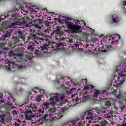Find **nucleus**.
<instances>
[{"label": "nucleus", "mask_w": 126, "mask_h": 126, "mask_svg": "<svg viewBox=\"0 0 126 126\" xmlns=\"http://www.w3.org/2000/svg\"><path fill=\"white\" fill-rule=\"evenodd\" d=\"M12 32V30H10V31L9 32H6V33H4L3 35L1 36V38L3 40H5L7 37H10V33Z\"/></svg>", "instance_id": "22"}, {"label": "nucleus", "mask_w": 126, "mask_h": 126, "mask_svg": "<svg viewBox=\"0 0 126 126\" xmlns=\"http://www.w3.org/2000/svg\"><path fill=\"white\" fill-rule=\"evenodd\" d=\"M105 106L107 107H111V102L107 101L105 103Z\"/></svg>", "instance_id": "32"}, {"label": "nucleus", "mask_w": 126, "mask_h": 126, "mask_svg": "<svg viewBox=\"0 0 126 126\" xmlns=\"http://www.w3.org/2000/svg\"><path fill=\"white\" fill-rule=\"evenodd\" d=\"M120 37L121 36H120L119 34H114L105 36L104 39H107V38L108 41H111V43H113V42H116V43L118 44V40H120Z\"/></svg>", "instance_id": "13"}, {"label": "nucleus", "mask_w": 126, "mask_h": 126, "mask_svg": "<svg viewBox=\"0 0 126 126\" xmlns=\"http://www.w3.org/2000/svg\"><path fill=\"white\" fill-rule=\"evenodd\" d=\"M106 107H102V108H99L95 107L94 109L88 110L84 113L83 116L86 117V123L91 124L93 120H96L97 117L99 115H101V113H105Z\"/></svg>", "instance_id": "7"}, {"label": "nucleus", "mask_w": 126, "mask_h": 126, "mask_svg": "<svg viewBox=\"0 0 126 126\" xmlns=\"http://www.w3.org/2000/svg\"><path fill=\"white\" fill-rule=\"evenodd\" d=\"M58 20L59 23H62V26L63 27H66L67 29H69L71 31H78L80 32L81 30L82 27H83V29H86V32H84L83 34L85 35V34H88L89 35H94V32H95V30L91 29L89 27H86L85 25V22L84 21H79L78 20H75L74 22H72L71 20L67 19L64 18L62 19L61 18H58ZM81 24L82 27L81 26Z\"/></svg>", "instance_id": "3"}, {"label": "nucleus", "mask_w": 126, "mask_h": 126, "mask_svg": "<svg viewBox=\"0 0 126 126\" xmlns=\"http://www.w3.org/2000/svg\"><path fill=\"white\" fill-rule=\"evenodd\" d=\"M38 91L41 93V94H43L44 95L45 91H44V90H42V89H38Z\"/></svg>", "instance_id": "35"}, {"label": "nucleus", "mask_w": 126, "mask_h": 126, "mask_svg": "<svg viewBox=\"0 0 126 126\" xmlns=\"http://www.w3.org/2000/svg\"><path fill=\"white\" fill-rule=\"evenodd\" d=\"M108 40V38L106 39H105V37L103 38V39L100 41L101 44L102 45H104V44H107V40Z\"/></svg>", "instance_id": "29"}, {"label": "nucleus", "mask_w": 126, "mask_h": 126, "mask_svg": "<svg viewBox=\"0 0 126 126\" xmlns=\"http://www.w3.org/2000/svg\"><path fill=\"white\" fill-rule=\"evenodd\" d=\"M19 8H20V9L22 10V9H23V6H21Z\"/></svg>", "instance_id": "45"}, {"label": "nucleus", "mask_w": 126, "mask_h": 126, "mask_svg": "<svg viewBox=\"0 0 126 126\" xmlns=\"http://www.w3.org/2000/svg\"><path fill=\"white\" fill-rule=\"evenodd\" d=\"M115 39H116V40H118V39L117 38V37H115Z\"/></svg>", "instance_id": "53"}, {"label": "nucleus", "mask_w": 126, "mask_h": 126, "mask_svg": "<svg viewBox=\"0 0 126 126\" xmlns=\"http://www.w3.org/2000/svg\"><path fill=\"white\" fill-rule=\"evenodd\" d=\"M4 116L0 115V122H2L3 123L4 125H6L5 123V121H6V118L4 117Z\"/></svg>", "instance_id": "27"}, {"label": "nucleus", "mask_w": 126, "mask_h": 126, "mask_svg": "<svg viewBox=\"0 0 126 126\" xmlns=\"http://www.w3.org/2000/svg\"><path fill=\"white\" fill-rule=\"evenodd\" d=\"M14 91L18 95H21L24 92V89L22 88H20L19 90H17V88H15Z\"/></svg>", "instance_id": "23"}, {"label": "nucleus", "mask_w": 126, "mask_h": 126, "mask_svg": "<svg viewBox=\"0 0 126 126\" xmlns=\"http://www.w3.org/2000/svg\"><path fill=\"white\" fill-rule=\"evenodd\" d=\"M46 32H47V33H50V31H49V30H47L46 31Z\"/></svg>", "instance_id": "48"}, {"label": "nucleus", "mask_w": 126, "mask_h": 126, "mask_svg": "<svg viewBox=\"0 0 126 126\" xmlns=\"http://www.w3.org/2000/svg\"><path fill=\"white\" fill-rule=\"evenodd\" d=\"M34 43L32 42H30L28 46V49L30 51H33L34 50Z\"/></svg>", "instance_id": "25"}, {"label": "nucleus", "mask_w": 126, "mask_h": 126, "mask_svg": "<svg viewBox=\"0 0 126 126\" xmlns=\"http://www.w3.org/2000/svg\"><path fill=\"white\" fill-rule=\"evenodd\" d=\"M28 124H29V126H37V125H36V124L35 123V122L32 121L31 120H30L28 122Z\"/></svg>", "instance_id": "28"}, {"label": "nucleus", "mask_w": 126, "mask_h": 126, "mask_svg": "<svg viewBox=\"0 0 126 126\" xmlns=\"http://www.w3.org/2000/svg\"><path fill=\"white\" fill-rule=\"evenodd\" d=\"M32 92H35V93H37V92H35L34 90H32Z\"/></svg>", "instance_id": "49"}, {"label": "nucleus", "mask_w": 126, "mask_h": 126, "mask_svg": "<svg viewBox=\"0 0 126 126\" xmlns=\"http://www.w3.org/2000/svg\"><path fill=\"white\" fill-rule=\"evenodd\" d=\"M13 114H14V115H16V111H13Z\"/></svg>", "instance_id": "47"}, {"label": "nucleus", "mask_w": 126, "mask_h": 126, "mask_svg": "<svg viewBox=\"0 0 126 126\" xmlns=\"http://www.w3.org/2000/svg\"><path fill=\"white\" fill-rule=\"evenodd\" d=\"M4 103V102H3V98H2V97L0 96V104L3 105Z\"/></svg>", "instance_id": "33"}, {"label": "nucleus", "mask_w": 126, "mask_h": 126, "mask_svg": "<svg viewBox=\"0 0 126 126\" xmlns=\"http://www.w3.org/2000/svg\"><path fill=\"white\" fill-rule=\"evenodd\" d=\"M101 93V95H107L108 94V92H107L106 90H104Z\"/></svg>", "instance_id": "34"}, {"label": "nucleus", "mask_w": 126, "mask_h": 126, "mask_svg": "<svg viewBox=\"0 0 126 126\" xmlns=\"http://www.w3.org/2000/svg\"><path fill=\"white\" fill-rule=\"evenodd\" d=\"M26 7H27V5H26Z\"/></svg>", "instance_id": "55"}, {"label": "nucleus", "mask_w": 126, "mask_h": 126, "mask_svg": "<svg viewBox=\"0 0 126 126\" xmlns=\"http://www.w3.org/2000/svg\"><path fill=\"white\" fill-rule=\"evenodd\" d=\"M118 92L116 90H114L112 92L111 94L114 95L115 98L117 99H120V100H124V101H126V94H124L119 91V93L118 94H117V93Z\"/></svg>", "instance_id": "14"}, {"label": "nucleus", "mask_w": 126, "mask_h": 126, "mask_svg": "<svg viewBox=\"0 0 126 126\" xmlns=\"http://www.w3.org/2000/svg\"><path fill=\"white\" fill-rule=\"evenodd\" d=\"M51 13H53V12H51Z\"/></svg>", "instance_id": "56"}, {"label": "nucleus", "mask_w": 126, "mask_h": 126, "mask_svg": "<svg viewBox=\"0 0 126 126\" xmlns=\"http://www.w3.org/2000/svg\"><path fill=\"white\" fill-rule=\"evenodd\" d=\"M122 126H126V122H123L122 123Z\"/></svg>", "instance_id": "42"}, {"label": "nucleus", "mask_w": 126, "mask_h": 126, "mask_svg": "<svg viewBox=\"0 0 126 126\" xmlns=\"http://www.w3.org/2000/svg\"><path fill=\"white\" fill-rule=\"evenodd\" d=\"M34 41V42H35V43H38V42L37 41H36V40H33Z\"/></svg>", "instance_id": "51"}, {"label": "nucleus", "mask_w": 126, "mask_h": 126, "mask_svg": "<svg viewBox=\"0 0 126 126\" xmlns=\"http://www.w3.org/2000/svg\"><path fill=\"white\" fill-rule=\"evenodd\" d=\"M13 125L15 126H24V123H21V121L19 119H18V120H16L15 121V122L13 123Z\"/></svg>", "instance_id": "24"}, {"label": "nucleus", "mask_w": 126, "mask_h": 126, "mask_svg": "<svg viewBox=\"0 0 126 126\" xmlns=\"http://www.w3.org/2000/svg\"><path fill=\"white\" fill-rule=\"evenodd\" d=\"M33 26L35 27V28H38V29H40L41 28V27H40V26H39V25H37L36 24H34L33 25Z\"/></svg>", "instance_id": "37"}, {"label": "nucleus", "mask_w": 126, "mask_h": 126, "mask_svg": "<svg viewBox=\"0 0 126 126\" xmlns=\"http://www.w3.org/2000/svg\"><path fill=\"white\" fill-rule=\"evenodd\" d=\"M103 117H105V119H106V114H104V116H103Z\"/></svg>", "instance_id": "50"}, {"label": "nucleus", "mask_w": 126, "mask_h": 126, "mask_svg": "<svg viewBox=\"0 0 126 126\" xmlns=\"http://www.w3.org/2000/svg\"><path fill=\"white\" fill-rule=\"evenodd\" d=\"M79 45H78V44H77V43H75L74 44V47H75V48H78V47H79Z\"/></svg>", "instance_id": "41"}, {"label": "nucleus", "mask_w": 126, "mask_h": 126, "mask_svg": "<svg viewBox=\"0 0 126 126\" xmlns=\"http://www.w3.org/2000/svg\"><path fill=\"white\" fill-rule=\"evenodd\" d=\"M28 9L29 10V11H30V12H37V11H36V10L35 9H32V8L31 7H28Z\"/></svg>", "instance_id": "31"}, {"label": "nucleus", "mask_w": 126, "mask_h": 126, "mask_svg": "<svg viewBox=\"0 0 126 126\" xmlns=\"http://www.w3.org/2000/svg\"><path fill=\"white\" fill-rule=\"evenodd\" d=\"M87 80L83 79L81 82L78 83H73V85H79V86H84L86 89V91L84 93L89 94V97L87 98V100L90 99L91 96L94 97V98H99V100H102L101 97V95H102V93L98 90H94V86L92 85H87ZM91 90H94L91 91Z\"/></svg>", "instance_id": "6"}, {"label": "nucleus", "mask_w": 126, "mask_h": 126, "mask_svg": "<svg viewBox=\"0 0 126 126\" xmlns=\"http://www.w3.org/2000/svg\"><path fill=\"white\" fill-rule=\"evenodd\" d=\"M126 71V61L117 66L116 71L112 80V84L114 87H118L119 85L123 84L125 82L126 76L123 72Z\"/></svg>", "instance_id": "4"}, {"label": "nucleus", "mask_w": 126, "mask_h": 126, "mask_svg": "<svg viewBox=\"0 0 126 126\" xmlns=\"http://www.w3.org/2000/svg\"><path fill=\"white\" fill-rule=\"evenodd\" d=\"M60 79L62 80L63 82V83H62L61 88H63L64 89H66V88H68L65 86V85H68V86H71L70 85V84H69V82H71V83H72L73 81L71 80L70 78H68L67 77H61Z\"/></svg>", "instance_id": "11"}, {"label": "nucleus", "mask_w": 126, "mask_h": 126, "mask_svg": "<svg viewBox=\"0 0 126 126\" xmlns=\"http://www.w3.org/2000/svg\"><path fill=\"white\" fill-rule=\"evenodd\" d=\"M100 124L101 126H105L108 124V122L106 120H103L102 121H100Z\"/></svg>", "instance_id": "30"}, {"label": "nucleus", "mask_w": 126, "mask_h": 126, "mask_svg": "<svg viewBox=\"0 0 126 126\" xmlns=\"http://www.w3.org/2000/svg\"><path fill=\"white\" fill-rule=\"evenodd\" d=\"M53 33L57 34L56 36V39L59 40V46L60 47H61V46L63 47V46H65V45H66L64 41L63 42V41H64V35L62 33V31H61L59 27H57V28L53 31Z\"/></svg>", "instance_id": "8"}, {"label": "nucleus", "mask_w": 126, "mask_h": 126, "mask_svg": "<svg viewBox=\"0 0 126 126\" xmlns=\"http://www.w3.org/2000/svg\"><path fill=\"white\" fill-rule=\"evenodd\" d=\"M9 57H13V60L15 61H9L8 63H5L6 68L9 71H15L16 69H24L26 68V64L24 63H27V60L23 59V52L19 51L16 53L12 50L9 52Z\"/></svg>", "instance_id": "2"}, {"label": "nucleus", "mask_w": 126, "mask_h": 126, "mask_svg": "<svg viewBox=\"0 0 126 126\" xmlns=\"http://www.w3.org/2000/svg\"><path fill=\"white\" fill-rule=\"evenodd\" d=\"M34 54L35 56H38V55H40V52L38 50H35Z\"/></svg>", "instance_id": "38"}, {"label": "nucleus", "mask_w": 126, "mask_h": 126, "mask_svg": "<svg viewBox=\"0 0 126 126\" xmlns=\"http://www.w3.org/2000/svg\"><path fill=\"white\" fill-rule=\"evenodd\" d=\"M4 51H1V53H6L7 52V49L6 48H4Z\"/></svg>", "instance_id": "40"}, {"label": "nucleus", "mask_w": 126, "mask_h": 126, "mask_svg": "<svg viewBox=\"0 0 126 126\" xmlns=\"http://www.w3.org/2000/svg\"><path fill=\"white\" fill-rule=\"evenodd\" d=\"M112 21L114 23H118L120 22V19L119 18V16L114 14L112 16Z\"/></svg>", "instance_id": "21"}, {"label": "nucleus", "mask_w": 126, "mask_h": 126, "mask_svg": "<svg viewBox=\"0 0 126 126\" xmlns=\"http://www.w3.org/2000/svg\"><path fill=\"white\" fill-rule=\"evenodd\" d=\"M35 89H38V88H35Z\"/></svg>", "instance_id": "54"}, {"label": "nucleus", "mask_w": 126, "mask_h": 126, "mask_svg": "<svg viewBox=\"0 0 126 126\" xmlns=\"http://www.w3.org/2000/svg\"><path fill=\"white\" fill-rule=\"evenodd\" d=\"M43 120L44 119V117H43V119H39L38 121H35V126H39V125H42L43 124Z\"/></svg>", "instance_id": "26"}, {"label": "nucleus", "mask_w": 126, "mask_h": 126, "mask_svg": "<svg viewBox=\"0 0 126 126\" xmlns=\"http://www.w3.org/2000/svg\"><path fill=\"white\" fill-rule=\"evenodd\" d=\"M24 78L20 77L18 78V81H16L14 83V85H18V84H23V85H26V83L23 82Z\"/></svg>", "instance_id": "19"}, {"label": "nucleus", "mask_w": 126, "mask_h": 126, "mask_svg": "<svg viewBox=\"0 0 126 126\" xmlns=\"http://www.w3.org/2000/svg\"><path fill=\"white\" fill-rule=\"evenodd\" d=\"M15 42V43H17V42H19V39H18V38H16Z\"/></svg>", "instance_id": "43"}, {"label": "nucleus", "mask_w": 126, "mask_h": 126, "mask_svg": "<svg viewBox=\"0 0 126 126\" xmlns=\"http://www.w3.org/2000/svg\"><path fill=\"white\" fill-rule=\"evenodd\" d=\"M18 12V9H14L13 10L9 11L7 13V15L4 16V18H10V16L12 17L11 20L12 21H15V20H18L17 18V14Z\"/></svg>", "instance_id": "10"}, {"label": "nucleus", "mask_w": 126, "mask_h": 126, "mask_svg": "<svg viewBox=\"0 0 126 126\" xmlns=\"http://www.w3.org/2000/svg\"><path fill=\"white\" fill-rule=\"evenodd\" d=\"M42 99H44V95L42 94L37 96L36 97L32 96L31 98V100H32V101H35L37 103H40V102L42 101Z\"/></svg>", "instance_id": "18"}, {"label": "nucleus", "mask_w": 126, "mask_h": 126, "mask_svg": "<svg viewBox=\"0 0 126 126\" xmlns=\"http://www.w3.org/2000/svg\"><path fill=\"white\" fill-rule=\"evenodd\" d=\"M84 116L82 117V120L79 121V118H75L67 122L69 126H84L85 121L83 120Z\"/></svg>", "instance_id": "9"}, {"label": "nucleus", "mask_w": 126, "mask_h": 126, "mask_svg": "<svg viewBox=\"0 0 126 126\" xmlns=\"http://www.w3.org/2000/svg\"><path fill=\"white\" fill-rule=\"evenodd\" d=\"M28 26V22L25 20H23L22 22L16 21L14 23H12L10 24V25L8 26L7 28H15L17 26Z\"/></svg>", "instance_id": "12"}, {"label": "nucleus", "mask_w": 126, "mask_h": 126, "mask_svg": "<svg viewBox=\"0 0 126 126\" xmlns=\"http://www.w3.org/2000/svg\"><path fill=\"white\" fill-rule=\"evenodd\" d=\"M39 102H37L36 103H32L30 104V108L32 109V111H35V110H37L38 109V107H39V105H41Z\"/></svg>", "instance_id": "20"}, {"label": "nucleus", "mask_w": 126, "mask_h": 126, "mask_svg": "<svg viewBox=\"0 0 126 126\" xmlns=\"http://www.w3.org/2000/svg\"><path fill=\"white\" fill-rule=\"evenodd\" d=\"M49 96V99L43 103L42 108L38 110L40 115H42L43 113L45 112L44 110H47V112L43 116L44 120L59 119L63 118L65 114L64 110H61L58 113H56L57 109L55 107V106L62 105L65 100L64 98L65 96L63 94H59L57 93L50 94Z\"/></svg>", "instance_id": "1"}, {"label": "nucleus", "mask_w": 126, "mask_h": 126, "mask_svg": "<svg viewBox=\"0 0 126 126\" xmlns=\"http://www.w3.org/2000/svg\"><path fill=\"white\" fill-rule=\"evenodd\" d=\"M97 119H98V121H100L102 119V118L101 117H98Z\"/></svg>", "instance_id": "46"}, {"label": "nucleus", "mask_w": 126, "mask_h": 126, "mask_svg": "<svg viewBox=\"0 0 126 126\" xmlns=\"http://www.w3.org/2000/svg\"><path fill=\"white\" fill-rule=\"evenodd\" d=\"M86 124H87V126H90L89 124H87V123H86Z\"/></svg>", "instance_id": "52"}, {"label": "nucleus", "mask_w": 126, "mask_h": 126, "mask_svg": "<svg viewBox=\"0 0 126 126\" xmlns=\"http://www.w3.org/2000/svg\"><path fill=\"white\" fill-rule=\"evenodd\" d=\"M54 46V43L53 42H48L47 45L43 44L41 46L42 51H47L49 48L52 49Z\"/></svg>", "instance_id": "17"}, {"label": "nucleus", "mask_w": 126, "mask_h": 126, "mask_svg": "<svg viewBox=\"0 0 126 126\" xmlns=\"http://www.w3.org/2000/svg\"><path fill=\"white\" fill-rule=\"evenodd\" d=\"M75 89H71L67 91V93L68 95H71V100L69 102L70 106H75L76 104L86 102L87 98L89 97V94L86 92L81 93L79 94H74Z\"/></svg>", "instance_id": "5"}, {"label": "nucleus", "mask_w": 126, "mask_h": 126, "mask_svg": "<svg viewBox=\"0 0 126 126\" xmlns=\"http://www.w3.org/2000/svg\"><path fill=\"white\" fill-rule=\"evenodd\" d=\"M55 82L58 84H60V83H61V81L60 80V79H57L55 80Z\"/></svg>", "instance_id": "39"}, {"label": "nucleus", "mask_w": 126, "mask_h": 126, "mask_svg": "<svg viewBox=\"0 0 126 126\" xmlns=\"http://www.w3.org/2000/svg\"><path fill=\"white\" fill-rule=\"evenodd\" d=\"M8 99L10 100V102H9L7 104L9 106V108H16V107L17 106V104L16 103H13V102L14 101V98H13V95L10 94L9 96L8 97Z\"/></svg>", "instance_id": "16"}, {"label": "nucleus", "mask_w": 126, "mask_h": 126, "mask_svg": "<svg viewBox=\"0 0 126 126\" xmlns=\"http://www.w3.org/2000/svg\"><path fill=\"white\" fill-rule=\"evenodd\" d=\"M96 51H102L103 53H106L108 52V51H110L111 50V47L110 46L105 45L101 47V48L99 47V46H97L95 48Z\"/></svg>", "instance_id": "15"}, {"label": "nucleus", "mask_w": 126, "mask_h": 126, "mask_svg": "<svg viewBox=\"0 0 126 126\" xmlns=\"http://www.w3.org/2000/svg\"><path fill=\"white\" fill-rule=\"evenodd\" d=\"M50 24H51V23L48 21H46L45 22V26H46V27H49V26H50Z\"/></svg>", "instance_id": "36"}, {"label": "nucleus", "mask_w": 126, "mask_h": 126, "mask_svg": "<svg viewBox=\"0 0 126 126\" xmlns=\"http://www.w3.org/2000/svg\"><path fill=\"white\" fill-rule=\"evenodd\" d=\"M18 33L20 35H22V32H21V31H19V32H18Z\"/></svg>", "instance_id": "44"}]
</instances>
